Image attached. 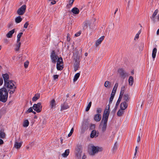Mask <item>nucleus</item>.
<instances>
[{
    "mask_svg": "<svg viewBox=\"0 0 159 159\" xmlns=\"http://www.w3.org/2000/svg\"><path fill=\"white\" fill-rule=\"evenodd\" d=\"M2 76L4 81V86L7 88L10 89H12L13 87L14 86V84L13 81L9 80V78L8 75L7 73L3 74Z\"/></svg>",
    "mask_w": 159,
    "mask_h": 159,
    "instance_id": "nucleus-1",
    "label": "nucleus"
},
{
    "mask_svg": "<svg viewBox=\"0 0 159 159\" xmlns=\"http://www.w3.org/2000/svg\"><path fill=\"white\" fill-rule=\"evenodd\" d=\"M8 97V92L6 89L3 87L0 89V101L5 102Z\"/></svg>",
    "mask_w": 159,
    "mask_h": 159,
    "instance_id": "nucleus-2",
    "label": "nucleus"
},
{
    "mask_svg": "<svg viewBox=\"0 0 159 159\" xmlns=\"http://www.w3.org/2000/svg\"><path fill=\"white\" fill-rule=\"evenodd\" d=\"M83 152V147L81 145H77L75 149V153L78 159H81Z\"/></svg>",
    "mask_w": 159,
    "mask_h": 159,
    "instance_id": "nucleus-3",
    "label": "nucleus"
},
{
    "mask_svg": "<svg viewBox=\"0 0 159 159\" xmlns=\"http://www.w3.org/2000/svg\"><path fill=\"white\" fill-rule=\"evenodd\" d=\"M110 104H108L106 107L103 114V116L101 121V124L102 123V120L105 119L108 120L109 116L110 114Z\"/></svg>",
    "mask_w": 159,
    "mask_h": 159,
    "instance_id": "nucleus-4",
    "label": "nucleus"
},
{
    "mask_svg": "<svg viewBox=\"0 0 159 159\" xmlns=\"http://www.w3.org/2000/svg\"><path fill=\"white\" fill-rule=\"evenodd\" d=\"M118 86V83H116L115 84V85L113 87V89L112 90V93L111 94V97L110 98V100L109 101V104H111V103L113 99L114 98V96L115 95V94L116 93L117 87Z\"/></svg>",
    "mask_w": 159,
    "mask_h": 159,
    "instance_id": "nucleus-5",
    "label": "nucleus"
},
{
    "mask_svg": "<svg viewBox=\"0 0 159 159\" xmlns=\"http://www.w3.org/2000/svg\"><path fill=\"white\" fill-rule=\"evenodd\" d=\"M52 63L55 64L58 60V57L55 51L53 50L51 53L50 55Z\"/></svg>",
    "mask_w": 159,
    "mask_h": 159,
    "instance_id": "nucleus-6",
    "label": "nucleus"
},
{
    "mask_svg": "<svg viewBox=\"0 0 159 159\" xmlns=\"http://www.w3.org/2000/svg\"><path fill=\"white\" fill-rule=\"evenodd\" d=\"M42 108L41 103L40 102L34 104L33 107V109L38 113H39L41 111Z\"/></svg>",
    "mask_w": 159,
    "mask_h": 159,
    "instance_id": "nucleus-7",
    "label": "nucleus"
},
{
    "mask_svg": "<svg viewBox=\"0 0 159 159\" xmlns=\"http://www.w3.org/2000/svg\"><path fill=\"white\" fill-rule=\"evenodd\" d=\"M102 148L98 147H95L94 146L92 147V153H90L91 155H93L95 153H98L99 152H101L102 151Z\"/></svg>",
    "mask_w": 159,
    "mask_h": 159,
    "instance_id": "nucleus-8",
    "label": "nucleus"
},
{
    "mask_svg": "<svg viewBox=\"0 0 159 159\" xmlns=\"http://www.w3.org/2000/svg\"><path fill=\"white\" fill-rule=\"evenodd\" d=\"M26 6L24 5L19 8L17 11V13L19 15H22L25 13L26 9Z\"/></svg>",
    "mask_w": 159,
    "mask_h": 159,
    "instance_id": "nucleus-9",
    "label": "nucleus"
},
{
    "mask_svg": "<svg viewBox=\"0 0 159 159\" xmlns=\"http://www.w3.org/2000/svg\"><path fill=\"white\" fill-rule=\"evenodd\" d=\"M73 58L74 60H75V62H80V55L78 51H77L74 53Z\"/></svg>",
    "mask_w": 159,
    "mask_h": 159,
    "instance_id": "nucleus-10",
    "label": "nucleus"
},
{
    "mask_svg": "<svg viewBox=\"0 0 159 159\" xmlns=\"http://www.w3.org/2000/svg\"><path fill=\"white\" fill-rule=\"evenodd\" d=\"M121 98H121L120 97L119 98L118 100H117L116 102L115 107L111 111V113L113 114H114L115 113L117 109V107L120 104V103L121 100Z\"/></svg>",
    "mask_w": 159,
    "mask_h": 159,
    "instance_id": "nucleus-11",
    "label": "nucleus"
},
{
    "mask_svg": "<svg viewBox=\"0 0 159 159\" xmlns=\"http://www.w3.org/2000/svg\"><path fill=\"white\" fill-rule=\"evenodd\" d=\"M108 120L104 119V120H102V123L103 122V123L102 127V132H105L106 129Z\"/></svg>",
    "mask_w": 159,
    "mask_h": 159,
    "instance_id": "nucleus-12",
    "label": "nucleus"
},
{
    "mask_svg": "<svg viewBox=\"0 0 159 159\" xmlns=\"http://www.w3.org/2000/svg\"><path fill=\"white\" fill-rule=\"evenodd\" d=\"M118 72L122 77H125L128 75V74L125 72L124 70L122 68L119 69L118 70Z\"/></svg>",
    "mask_w": 159,
    "mask_h": 159,
    "instance_id": "nucleus-13",
    "label": "nucleus"
},
{
    "mask_svg": "<svg viewBox=\"0 0 159 159\" xmlns=\"http://www.w3.org/2000/svg\"><path fill=\"white\" fill-rule=\"evenodd\" d=\"M104 36H102L96 41L95 44V45L96 47L101 43L102 41L104 39Z\"/></svg>",
    "mask_w": 159,
    "mask_h": 159,
    "instance_id": "nucleus-14",
    "label": "nucleus"
},
{
    "mask_svg": "<svg viewBox=\"0 0 159 159\" xmlns=\"http://www.w3.org/2000/svg\"><path fill=\"white\" fill-rule=\"evenodd\" d=\"M127 102L124 101L122 102L120 105L121 109L125 110L128 107Z\"/></svg>",
    "mask_w": 159,
    "mask_h": 159,
    "instance_id": "nucleus-15",
    "label": "nucleus"
},
{
    "mask_svg": "<svg viewBox=\"0 0 159 159\" xmlns=\"http://www.w3.org/2000/svg\"><path fill=\"white\" fill-rule=\"evenodd\" d=\"M101 118V115L100 114H95L94 117V120L97 122L100 120Z\"/></svg>",
    "mask_w": 159,
    "mask_h": 159,
    "instance_id": "nucleus-16",
    "label": "nucleus"
},
{
    "mask_svg": "<svg viewBox=\"0 0 159 159\" xmlns=\"http://www.w3.org/2000/svg\"><path fill=\"white\" fill-rule=\"evenodd\" d=\"M56 103L55 99H53L50 102V106L51 109L55 108L56 107Z\"/></svg>",
    "mask_w": 159,
    "mask_h": 159,
    "instance_id": "nucleus-17",
    "label": "nucleus"
},
{
    "mask_svg": "<svg viewBox=\"0 0 159 159\" xmlns=\"http://www.w3.org/2000/svg\"><path fill=\"white\" fill-rule=\"evenodd\" d=\"M69 108V106L67 104L64 103L61 105V111H62L63 110L67 109Z\"/></svg>",
    "mask_w": 159,
    "mask_h": 159,
    "instance_id": "nucleus-18",
    "label": "nucleus"
},
{
    "mask_svg": "<svg viewBox=\"0 0 159 159\" xmlns=\"http://www.w3.org/2000/svg\"><path fill=\"white\" fill-rule=\"evenodd\" d=\"M154 98L152 97L151 95H148V97L147 98L148 103L149 104H151L153 102Z\"/></svg>",
    "mask_w": 159,
    "mask_h": 159,
    "instance_id": "nucleus-19",
    "label": "nucleus"
},
{
    "mask_svg": "<svg viewBox=\"0 0 159 159\" xmlns=\"http://www.w3.org/2000/svg\"><path fill=\"white\" fill-rule=\"evenodd\" d=\"M158 12V10L157 9H156L153 13L152 16L151 17V19H152V20L154 22H155V17L157 14Z\"/></svg>",
    "mask_w": 159,
    "mask_h": 159,
    "instance_id": "nucleus-20",
    "label": "nucleus"
},
{
    "mask_svg": "<svg viewBox=\"0 0 159 159\" xmlns=\"http://www.w3.org/2000/svg\"><path fill=\"white\" fill-rule=\"evenodd\" d=\"M15 32V29H13L12 30L9 31L7 34L6 36L7 38H11L12 37L13 34H14Z\"/></svg>",
    "mask_w": 159,
    "mask_h": 159,
    "instance_id": "nucleus-21",
    "label": "nucleus"
},
{
    "mask_svg": "<svg viewBox=\"0 0 159 159\" xmlns=\"http://www.w3.org/2000/svg\"><path fill=\"white\" fill-rule=\"evenodd\" d=\"M80 64V62H79V61H78V62H75L74 65V70L75 71H76L78 70Z\"/></svg>",
    "mask_w": 159,
    "mask_h": 159,
    "instance_id": "nucleus-22",
    "label": "nucleus"
},
{
    "mask_svg": "<svg viewBox=\"0 0 159 159\" xmlns=\"http://www.w3.org/2000/svg\"><path fill=\"white\" fill-rule=\"evenodd\" d=\"M123 99L125 101L128 102L129 100L130 97L128 94H125L123 96Z\"/></svg>",
    "mask_w": 159,
    "mask_h": 159,
    "instance_id": "nucleus-23",
    "label": "nucleus"
},
{
    "mask_svg": "<svg viewBox=\"0 0 159 159\" xmlns=\"http://www.w3.org/2000/svg\"><path fill=\"white\" fill-rule=\"evenodd\" d=\"M40 97V95L39 93H37L32 98V101H36Z\"/></svg>",
    "mask_w": 159,
    "mask_h": 159,
    "instance_id": "nucleus-24",
    "label": "nucleus"
},
{
    "mask_svg": "<svg viewBox=\"0 0 159 159\" xmlns=\"http://www.w3.org/2000/svg\"><path fill=\"white\" fill-rule=\"evenodd\" d=\"M57 64L61 65H63V59L62 57H60L58 58V60L57 61Z\"/></svg>",
    "mask_w": 159,
    "mask_h": 159,
    "instance_id": "nucleus-25",
    "label": "nucleus"
},
{
    "mask_svg": "<svg viewBox=\"0 0 159 159\" xmlns=\"http://www.w3.org/2000/svg\"><path fill=\"white\" fill-rule=\"evenodd\" d=\"M71 11L74 14H77L79 13V10L78 8L76 7H74L72 9Z\"/></svg>",
    "mask_w": 159,
    "mask_h": 159,
    "instance_id": "nucleus-26",
    "label": "nucleus"
},
{
    "mask_svg": "<svg viewBox=\"0 0 159 159\" xmlns=\"http://www.w3.org/2000/svg\"><path fill=\"white\" fill-rule=\"evenodd\" d=\"M157 52V49L156 48H153L152 54V58L154 59L156 57V53Z\"/></svg>",
    "mask_w": 159,
    "mask_h": 159,
    "instance_id": "nucleus-27",
    "label": "nucleus"
},
{
    "mask_svg": "<svg viewBox=\"0 0 159 159\" xmlns=\"http://www.w3.org/2000/svg\"><path fill=\"white\" fill-rule=\"evenodd\" d=\"M69 152L70 150L66 149L65 150V152L62 154V156L64 157H66L68 155Z\"/></svg>",
    "mask_w": 159,
    "mask_h": 159,
    "instance_id": "nucleus-28",
    "label": "nucleus"
},
{
    "mask_svg": "<svg viewBox=\"0 0 159 159\" xmlns=\"http://www.w3.org/2000/svg\"><path fill=\"white\" fill-rule=\"evenodd\" d=\"M129 84L130 86H132L134 82V78L133 77L131 76L129 77Z\"/></svg>",
    "mask_w": 159,
    "mask_h": 159,
    "instance_id": "nucleus-29",
    "label": "nucleus"
},
{
    "mask_svg": "<svg viewBox=\"0 0 159 159\" xmlns=\"http://www.w3.org/2000/svg\"><path fill=\"white\" fill-rule=\"evenodd\" d=\"M124 91H125V86H123L121 88V91H120V94L119 97H120L121 98H122L123 96V95Z\"/></svg>",
    "mask_w": 159,
    "mask_h": 159,
    "instance_id": "nucleus-30",
    "label": "nucleus"
},
{
    "mask_svg": "<svg viewBox=\"0 0 159 159\" xmlns=\"http://www.w3.org/2000/svg\"><path fill=\"white\" fill-rule=\"evenodd\" d=\"M22 20V19L20 16L17 17L15 19V22L17 23H20Z\"/></svg>",
    "mask_w": 159,
    "mask_h": 159,
    "instance_id": "nucleus-31",
    "label": "nucleus"
},
{
    "mask_svg": "<svg viewBox=\"0 0 159 159\" xmlns=\"http://www.w3.org/2000/svg\"><path fill=\"white\" fill-rule=\"evenodd\" d=\"M124 110L120 109L117 112V115L118 116H121L124 113Z\"/></svg>",
    "mask_w": 159,
    "mask_h": 159,
    "instance_id": "nucleus-32",
    "label": "nucleus"
},
{
    "mask_svg": "<svg viewBox=\"0 0 159 159\" xmlns=\"http://www.w3.org/2000/svg\"><path fill=\"white\" fill-rule=\"evenodd\" d=\"M21 145L22 144L21 143H18L17 142H16L14 146L16 148L18 149L20 148Z\"/></svg>",
    "mask_w": 159,
    "mask_h": 159,
    "instance_id": "nucleus-33",
    "label": "nucleus"
},
{
    "mask_svg": "<svg viewBox=\"0 0 159 159\" xmlns=\"http://www.w3.org/2000/svg\"><path fill=\"white\" fill-rule=\"evenodd\" d=\"M29 124V122L28 120H25L23 123V126L24 127H27L28 126Z\"/></svg>",
    "mask_w": 159,
    "mask_h": 159,
    "instance_id": "nucleus-34",
    "label": "nucleus"
},
{
    "mask_svg": "<svg viewBox=\"0 0 159 159\" xmlns=\"http://www.w3.org/2000/svg\"><path fill=\"white\" fill-rule=\"evenodd\" d=\"M80 73H78L75 75L73 79L74 81H75L78 80L80 77Z\"/></svg>",
    "mask_w": 159,
    "mask_h": 159,
    "instance_id": "nucleus-35",
    "label": "nucleus"
},
{
    "mask_svg": "<svg viewBox=\"0 0 159 159\" xmlns=\"http://www.w3.org/2000/svg\"><path fill=\"white\" fill-rule=\"evenodd\" d=\"M63 65L57 64V68L58 70H61L63 68Z\"/></svg>",
    "mask_w": 159,
    "mask_h": 159,
    "instance_id": "nucleus-36",
    "label": "nucleus"
},
{
    "mask_svg": "<svg viewBox=\"0 0 159 159\" xmlns=\"http://www.w3.org/2000/svg\"><path fill=\"white\" fill-rule=\"evenodd\" d=\"M20 42H19L18 43H17L16 45V48H15V50L16 51H19L20 47Z\"/></svg>",
    "mask_w": 159,
    "mask_h": 159,
    "instance_id": "nucleus-37",
    "label": "nucleus"
},
{
    "mask_svg": "<svg viewBox=\"0 0 159 159\" xmlns=\"http://www.w3.org/2000/svg\"><path fill=\"white\" fill-rule=\"evenodd\" d=\"M96 131L95 130H93L91 134L90 137L91 138H93L96 135Z\"/></svg>",
    "mask_w": 159,
    "mask_h": 159,
    "instance_id": "nucleus-38",
    "label": "nucleus"
},
{
    "mask_svg": "<svg viewBox=\"0 0 159 159\" xmlns=\"http://www.w3.org/2000/svg\"><path fill=\"white\" fill-rule=\"evenodd\" d=\"M91 104H92V102H89L86 108V109H85L86 111H87L89 110L91 107Z\"/></svg>",
    "mask_w": 159,
    "mask_h": 159,
    "instance_id": "nucleus-39",
    "label": "nucleus"
},
{
    "mask_svg": "<svg viewBox=\"0 0 159 159\" xmlns=\"http://www.w3.org/2000/svg\"><path fill=\"white\" fill-rule=\"evenodd\" d=\"M75 0H70L69 1V4L67 5L66 7L70 8L72 5Z\"/></svg>",
    "mask_w": 159,
    "mask_h": 159,
    "instance_id": "nucleus-40",
    "label": "nucleus"
},
{
    "mask_svg": "<svg viewBox=\"0 0 159 159\" xmlns=\"http://www.w3.org/2000/svg\"><path fill=\"white\" fill-rule=\"evenodd\" d=\"M5 137V133L2 131H0V138L3 139Z\"/></svg>",
    "mask_w": 159,
    "mask_h": 159,
    "instance_id": "nucleus-41",
    "label": "nucleus"
},
{
    "mask_svg": "<svg viewBox=\"0 0 159 159\" xmlns=\"http://www.w3.org/2000/svg\"><path fill=\"white\" fill-rule=\"evenodd\" d=\"M102 109L100 108H98L96 110V112L97 114H99L101 113L102 112Z\"/></svg>",
    "mask_w": 159,
    "mask_h": 159,
    "instance_id": "nucleus-42",
    "label": "nucleus"
},
{
    "mask_svg": "<svg viewBox=\"0 0 159 159\" xmlns=\"http://www.w3.org/2000/svg\"><path fill=\"white\" fill-rule=\"evenodd\" d=\"M14 89L13 90H9L8 91L9 92V93L11 95L12 94L14 93V92L15 91V89H16V87L15 86H14Z\"/></svg>",
    "mask_w": 159,
    "mask_h": 159,
    "instance_id": "nucleus-43",
    "label": "nucleus"
},
{
    "mask_svg": "<svg viewBox=\"0 0 159 159\" xmlns=\"http://www.w3.org/2000/svg\"><path fill=\"white\" fill-rule=\"evenodd\" d=\"M73 131H74V128H72L71 129L70 133L68 134V136L69 137H70L72 135V134L73 132Z\"/></svg>",
    "mask_w": 159,
    "mask_h": 159,
    "instance_id": "nucleus-44",
    "label": "nucleus"
},
{
    "mask_svg": "<svg viewBox=\"0 0 159 159\" xmlns=\"http://www.w3.org/2000/svg\"><path fill=\"white\" fill-rule=\"evenodd\" d=\"M33 107H30L27 110L26 112L27 113H29L33 111Z\"/></svg>",
    "mask_w": 159,
    "mask_h": 159,
    "instance_id": "nucleus-45",
    "label": "nucleus"
},
{
    "mask_svg": "<svg viewBox=\"0 0 159 159\" xmlns=\"http://www.w3.org/2000/svg\"><path fill=\"white\" fill-rule=\"evenodd\" d=\"M110 83L108 81H106L105 83L104 86L106 87H108V85L110 84Z\"/></svg>",
    "mask_w": 159,
    "mask_h": 159,
    "instance_id": "nucleus-46",
    "label": "nucleus"
},
{
    "mask_svg": "<svg viewBox=\"0 0 159 159\" xmlns=\"http://www.w3.org/2000/svg\"><path fill=\"white\" fill-rule=\"evenodd\" d=\"M29 64V62L28 61H26L24 63V66L25 68H27Z\"/></svg>",
    "mask_w": 159,
    "mask_h": 159,
    "instance_id": "nucleus-47",
    "label": "nucleus"
},
{
    "mask_svg": "<svg viewBox=\"0 0 159 159\" xmlns=\"http://www.w3.org/2000/svg\"><path fill=\"white\" fill-rule=\"evenodd\" d=\"M29 25V23L28 21L26 22L24 25V28H27L28 26V25Z\"/></svg>",
    "mask_w": 159,
    "mask_h": 159,
    "instance_id": "nucleus-48",
    "label": "nucleus"
},
{
    "mask_svg": "<svg viewBox=\"0 0 159 159\" xmlns=\"http://www.w3.org/2000/svg\"><path fill=\"white\" fill-rule=\"evenodd\" d=\"M88 24L86 22L84 23V25L83 26V28L84 29H86L87 28Z\"/></svg>",
    "mask_w": 159,
    "mask_h": 159,
    "instance_id": "nucleus-49",
    "label": "nucleus"
},
{
    "mask_svg": "<svg viewBox=\"0 0 159 159\" xmlns=\"http://www.w3.org/2000/svg\"><path fill=\"white\" fill-rule=\"evenodd\" d=\"M95 128V125L94 124H91L90 126V129L91 130L94 129Z\"/></svg>",
    "mask_w": 159,
    "mask_h": 159,
    "instance_id": "nucleus-50",
    "label": "nucleus"
},
{
    "mask_svg": "<svg viewBox=\"0 0 159 159\" xmlns=\"http://www.w3.org/2000/svg\"><path fill=\"white\" fill-rule=\"evenodd\" d=\"M23 34V33L22 32L20 33L17 35V38H20V39Z\"/></svg>",
    "mask_w": 159,
    "mask_h": 159,
    "instance_id": "nucleus-51",
    "label": "nucleus"
},
{
    "mask_svg": "<svg viewBox=\"0 0 159 159\" xmlns=\"http://www.w3.org/2000/svg\"><path fill=\"white\" fill-rule=\"evenodd\" d=\"M117 143L116 142L115 144H114V146L113 147V150H116V149L117 148Z\"/></svg>",
    "mask_w": 159,
    "mask_h": 159,
    "instance_id": "nucleus-52",
    "label": "nucleus"
},
{
    "mask_svg": "<svg viewBox=\"0 0 159 159\" xmlns=\"http://www.w3.org/2000/svg\"><path fill=\"white\" fill-rule=\"evenodd\" d=\"M58 77V75H54L53 76V79L55 80L56 79H57Z\"/></svg>",
    "mask_w": 159,
    "mask_h": 159,
    "instance_id": "nucleus-53",
    "label": "nucleus"
},
{
    "mask_svg": "<svg viewBox=\"0 0 159 159\" xmlns=\"http://www.w3.org/2000/svg\"><path fill=\"white\" fill-rule=\"evenodd\" d=\"M69 35H70L68 34H67V40L68 42H69L70 40V38L69 37Z\"/></svg>",
    "mask_w": 159,
    "mask_h": 159,
    "instance_id": "nucleus-54",
    "label": "nucleus"
},
{
    "mask_svg": "<svg viewBox=\"0 0 159 159\" xmlns=\"http://www.w3.org/2000/svg\"><path fill=\"white\" fill-rule=\"evenodd\" d=\"M81 33V32L80 31H79V32L76 33L75 34V36L76 37L78 36Z\"/></svg>",
    "mask_w": 159,
    "mask_h": 159,
    "instance_id": "nucleus-55",
    "label": "nucleus"
},
{
    "mask_svg": "<svg viewBox=\"0 0 159 159\" xmlns=\"http://www.w3.org/2000/svg\"><path fill=\"white\" fill-rule=\"evenodd\" d=\"M137 150H138V147H137V146H136L135 148V152L134 154V156H136V155Z\"/></svg>",
    "mask_w": 159,
    "mask_h": 159,
    "instance_id": "nucleus-56",
    "label": "nucleus"
},
{
    "mask_svg": "<svg viewBox=\"0 0 159 159\" xmlns=\"http://www.w3.org/2000/svg\"><path fill=\"white\" fill-rule=\"evenodd\" d=\"M3 80L2 78H0V86L2 84Z\"/></svg>",
    "mask_w": 159,
    "mask_h": 159,
    "instance_id": "nucleus-57",
    "label": "nucleus"
},
{
    "mask_svg": "<svg viewBox=\"0 0 159 159\" xmlns=\"http://www.w3.org/2000/svg\"><path fill=\"white\" fill-rule=\"evenodd\" d=\"M139 34H136L135 37V39H139Z\"/></svg>",
    "mask_w": 159,
    "mask_h": 159,
    "instance_id": "nucleus-58",
    "label": "nucleus"
},
{
    "mask_svg": "<svg viewBox=\"0 0 159 159\" xmlns=\"http://www.w3.org/2000/svg\"><path fill=\"white\" fill-rule=\"evenodd\" d=\"M51 4L54 5L56 3V1H53L51 2Z\"/></svg>",
    "mask_w": 159,
    "mask_h": 159,
    "instance_id": "nucleus-59",
    "label": "nucleus"
},
{
    "mask_svg": "<svg viewBox=\"0 0 159 159\" xmlns=\"http://www.w3.org/2000/svg\"><path fill=\"white\" fill-rule=\"evenodd\" d=\"M86 158V156L84 154L83 156L82 159H85Z\"/></svg>",
    "mask_w": 159,
    "mask_h": 159,
    "instance_id": "nucleus-60",
    "label": "nucleus"
},
{
    "mask_svg": "<svg viewBox=\"0 0 159 159\" xmlns=\"http://www.w3.org/2000/svg\"><path fill=\"white\" fill-rule=\"evenodd\" d=\"M4 143L2 139H0V145L3 144Z\"/></svg>",
    "mask_w": 159,
    "mask_h": 159,
    "instance_id": "nucleus-61",
    "label": "nucleus"
},
{
    "mask_svg": "<svg viewBox=\"0 0 159 159\" xmlns=\"http://www.w3.org/2000/svg\"><path fill=\"white\" fill-rule=\"evenodd\" d=\"M140 141V137L139 135L137 138V142H139Z\"/></svg>",
    "mask_w": 159,
    "mask_h": 159,
    "instance_id": "nucleus-62",
    "label": "nucleus"
},
{
    "mask_svg": "<svg viewBox=\"0 0 159 159\" xmlns=\"http://www.w3.org/2000/svg\"><path fill=\"white\" fill-rule=\"evenodd\" d=\"M20 38H17V43H18L19 42H20Z\"/></svg>",
    "mask_w": 159,
    "mask_h": 159,
    "instance_id": "nucleus-63",
    "label": "nucleus"
},
{
    "mask_svg": "<svg viewBox=\"0 0 159 159\" xmlns=\"http://www.w3.org/2000/svg\"><path fill=\"white\" fill-rule=\"evenodd\" d=\"M157 34L158 35L159 34V28L158 29L157 32Z\"/></svg>",
    "mask_w": 159,
    "mask_h": 159,
    "instance_id": "nucleus-64",
    "label": "nucleus"
}]
</instances>
